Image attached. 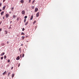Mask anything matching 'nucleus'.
<instances>
[{"label":"nucleus","mask_w":79,"mask_h":79,"mask_svg":"<svg viewBox=\"0 0 79 79\" xmlns=\"http://www.w3.org/2000/svg\"><path fill=\"white\" fill-rule=\"evenodd\" d=\"M3 19H4V17H3Z\"/></svg>","instance_id":"49530a36"},{"label":"nucleus","mask_w":79,"mask_h":79,"mask_svg":"<svg viewBox=\"0 0 79 79\" xmlns=\"http://www.w3.org/2000/svg\"><path fill=\"white\" fill-rule=\"evenodd\" d=\"M37 11H38V8H36L35 9V12H37Z\"/></svg>","instance_id":"20e7f679"},{"label":"nucleus","mask_w":79,"mask_h":79,"mask_svg":"<svg viewBox=\"0 0 79 79\" xmlns=\"http://www.w3.org/2000/svg\"><path fill=\"white\" fill-rule=\"evenodd\" d=\"M31 0H29V3H31Z\"/></svg>","instance_id":"72a5a7b5"},{"label":"nucleus","mask_w":79,"mask_h":79,"mask_svg":"<svg viewBox=\"0 0 79 79\" xmlns=\"http://www.w3.org/2000/svg\"><path fill=\"white\" fill-rule=\"evenodd\" d=\"M21 45H22V46H23V44H21Z\"/></svg>","instance_id":"a18cd8bd"},{"label":"nucleus","mask_w":79,"mask_h":79,"mask_svg":"<svg viewBox=\"0 0 79 79\" xmlns=\"http://www.w3.org/2000/svg\"><path fill=\"white\" fill-rule=\"evenodd\" d=\"M20 59V57H19V56H18L16 59L17 60H19Z\"/></svg>","instance_id":"f257e3e1"},{"label":"nucleus","mask_w":79,"mask_h":79,"mask_svg":"<svg viewBox=\"0 0 79 79\" xmlns=\"http://www.w3.org/2000/svg\"><path fill=\"white\" fill-rule=\"evenodd\" d=\"M33 19V15H32L30 18V20H32Z\"/></svg>","instance_id":"423d86ee"},{"label":"nucleus","mask_w":79,"mask_h":79,"mask_svg":"<svg viewBox=\"0 0 79 79\" xmlns=\"http://www.w3.org/2000/svg\"><path fill=\"white\" fill-rule=\"evenodd\" d=\"M9 44V43H8V42H7V44Z\"/></svg>","instance_id":"c03bdc74"},{"label":"nucleus","mask_w":79,"mask_h":79,"mask_svg":"<svg viewBox=\"0 0 79 79\" xmlns=\"http://www.w3.org/2000/svg\"><path fill=\"white\" fill-rule=\"evenodd\" d=\"M22 56V55L21 54L20 55V57L21 58H22V56Z\"/></svg>","instance_id":"7c9ffc66"},{"label":"nucleus","mask_w":79,"mask_h":79,"mask_svg":"<svg viewBox=\"0 0 79 79\" xmlns=\"http://www.w3.org/2000/svg\"><path fill=\"white\" fill-rule=\"evenodd\" d=\"M0 11H2V10L1 9L0 10Z\"/></svg>","instance_id":"37998d69"},{"label":"nucleus","mask_w":79,"mask_h":79,"mask_svg":"<svg viewBox=\"0 0 79 79\" xmlns=\"http://www.w3.org/2000/svg\"><path fill=\"white\" fill-rule=\"evenodd\" d=\"M14 9V7H12L11 8V10H13Z\"/></svg>","instance_id":"2f4dec72"},{"label":"nucleus","mask_w":79,"mask_h":79,"mask_svg":"<svg viewBox=\"0 0 79 79\" xmlns=\"http://www.w3.org/2000/svg\"><path fill=\"white\" fill-rule=\"evenodd\" d=\"M27 24H28V22H27V23H25V26H26L27 25Z\"/></svg>","instance_id":"aec40b11"},{"label":"nucleus","mask_w":79,"mask_h":79,"mask_svg":"<svg viewBox=\"0 0 79 79\" xmlns=\"http://www.w3.org/2000/svg\"><path fill=\"white\" fill-rule=\"evenodd\" d=\"M36 22H37V21L36 20L34 21L33 22V24H35V23Z\"/></svg>","instance_id":"4468645a"},{"label":"nucleus","mask_w":79,"mask_h":79,"mask_svg":"<svg viewBox=\"0 0 79 79\" xmlns=\"http://www.w3.org/2000/svg\"><path fill=\"white\" fill-rule=\"evenodd\" d=\"M21 35H25V34H24V33L22 32Z\"/></svg>","instance_id":"ddd939ff"},{"label":"nucleus","mask_w":79,"mask_h":79,"mask_svg":"<svg viewBox=\"0 0 79 79\" xmlns=\"http://www.w3.org/2000/svg\"><path fill=\"white\" fill-rule=\"evenodd\" d=\"M10 59H8L7 60L8 62L10 63Z\"/></svg>","instance_id":"4be33fe9"},{"label":"nucleus","mask_w":79,"mask_h":79,"mask_svg":"<svg viewBox=\"0 0 79 79\" xmlns=\"http://www.w3.org/2000/svg\"><path fill=\"white\" fill-rule=\"evenodd\" d=\"M1 31H2V28L0 29V32H1Z\"/></svg>","instance_id":"c9c22d12"},{"label":"nucleus","mask_w":79,"mask_h":79,"mask_svg":"<svg viewBox=\"0 0 79 79\" xmlns=\"http://www.w3.org/2000/svg\"><path fill=\"white\" fill-rule=\"evenodd\" d=\"M22 15H24L25 14V11L24 10H23L22 11Z\"/></svg>","instance_id":"7ed1b4c3"},{"label":"nucleus","mask_w":79,"mask_h":79,"mask_svg":"<svg viewBox=\"0 0 79 79\" xmlns=\"http://www.w3.org/2000/svg\"><path fill=\"white\" fill-rule=\"evenodd\" d=\"M27 18V16H25L24 17L25 19H26V18Z\"/></svg>","instance_id":"bb28decb"},{"label":"nucleus","mask_w":79,"mask_h":79,"mask_svg":"<svg viewBox=\"0 0 79 79\" xmlns=\"http://www.w3.org/2000/svg\"><path fill=\"white\" fill-rule=\"evenodd\" d=\"M19 18L18 17L17 19V21H19Z\"/></svg>","instance_id":"dca6fc26"},{"label":"nucleus","mask_w":79,"mask_h":79,"mask_svg":"<svg viewBox=\"0 0 79 79\" xmlns=\"http://www.w3.org/2000/svg\"><path fill=\"white\" fill-rule=\"evenodd\" d=\"M14 76H15V74H13L12 75V77H14Z\"/></svg>","instance_id":"2eb2a0df"},{"label":"nucleus","mask_w":79,"mask_h":79,"mask_svg":"<svg viewBox=\"0 0 79 79\" xmlns=\"http://www.w3.org/2000/svg\"><path fill=\"white\" fill-rule=\"evenodd\" d=\"M24 54H23V57H24Z\"/></svg>","instance_id":"473e14b6"},{"label":"nucleus","mask_w":79,"mask_h":79,"mask_svg":"<svg viewBox=\"0 0 79 79\" xmlns=\"http://www.w3.org/2000/svg\"><path fill=\"white\" fill-rule=\"evenodd\" d=\"M6 56H4V59H6Z\"/></svg>","instance_id":"b1692460"},{"label":"nucleus","mask_w":79,"mask_h":79,"mask_svg":"<svg viewBox=\"0 0 79 79\" xmlns=\"http://www.w3.org/2000/svg\"><path fill=\"white\" fill-rule=\"evenodd\" d=\"M5 54V52H2L1 54V56H2V55H4Z\"/></svg>","instance_id":"6e6552de"},{"label":"nucleus","mask_w":79,"mask_h":79,"mask_svg":"<svg viewBox=\"0 0 79 79\" xmlns=\"http://www.w3.org/2000/svg\"><path fill=\"white\" fill-rule=\"evenodd\" d=\"M37 26L35 27V29H36V28H37Z\"/></svg>","instance_id":"ea45409f"},{"label":"nucleus","mask_w":79,"mask_h":79,"mask_svg":"<svg viewBox=\"0 0 79 79\" xmlns=\"http://www.w3.org/2000/svg\"><path fill=\"white\" fill-rule=\"evenodd\" d=\"M8 16H9V15H8V14H6V18H8Z\"/></svg>","instance_id":"9d476101"},{"label":"nucleus","mask_w":79,"mask_h":79,"mask_svg":"<svg viewBox=\"0 0 79 79\" xmlns=\"http://www.w3.org/2000/svg\"><path fill=\"white\" fill-rule=\"evenodd\" d=\"M5 7H6V6H4L2 8V9L3 10H4L5 9Z\"/></svg>","instance_id":"1a4fd4ad"},{"label":"nucleus","mask_w":79,"mask_h":79,"mask_svg":"<svg viewBox=\"0 0 79 79\" xmlns=\"http://www.w3.org/2000/svg\"><path fill=\"white\" fill-rule=\"evenodd\" d=\"M27 42H29V41H27Z\"/></svg>","instance_id":"de8ad7c7"},{"label":"nucleus","mask_w":79,"mask_h":79,"mask_svg":"<svg viewBox=\"0 0 79 79\" xmlns=\"http://www.w3.org/2000/svg\"><path fill=\"white\" fill-rule=\"evenodd\" d=\"M10 72H9L8 73V76H10Z\"/></svg>","instance_id":"c85d7f7f"},{"label":"nucleus","mask_w":79,"mask_h":79,"mask_svg":"<svg viewBox=\"0 0 79 79\" xmlns=\"http://www.w3.org/2000/svg\"><path fill=\"white\" fill-rule=\"evenodd\" d=\"M10 26L9 27V29H11V25H10Z\"/></svg>","instance_id":"412c9836"},{"label":"nucleus","mask_w":79,"mask_h":79,"mask_svg":"<svg viewBox=\"0 0 79 79\" xmlns=\"http://www.w3.org/2000/svg\"><path fill=\"white\" fill-rule=\"evenodd\" d=\"M20 2H21V3H22V4H23V3H24V0H21V1H20Z\"/></svg>","instance_id":"0eeeda50"},{"label":"nucleus","mask_w":79,"mask_h":79,"mask_svg":"<svg viewBox=\"0 0 79 79\" xmlns=\"http://www.w3.org/2000/svg\"><path fill=\"white\" fill-rule=\"evenodd\" d=\"M22 39L23 40H24V36H22Z\"/></svg>","instance_id":"a211bd4d"},{"label":"nucleus","mask_w":79,"mask_h":79,"mask_svg":"<svg viewBox=\"0 0 79 79\" xmlns=\"http://www.w3.org/2000/svg\"><path fill=\"white\" fill-rule=\"evenodd\" d=\"M24 30H25V29H24V28H23L22 29L23 31H24Z\"/></svg>","instance_id":"a878e982"},{"label":"nucleus","mask_w":79,"mask_h":79,"mask_svg":"<svg viewBox=\"0 0 79 79\" xmlns=\"http://www.w3.org/2000/svg\"><path fill=\"white\" fill-rule=\"evenodd\" d=\"M34 2H35V0H34L33 2H32V4H33V3H34Z\"/></svg>","instance_id":"cd10ccee"},{"label":"nucleus","mask_w":79,"mask_h":79,"mask_svg":"<svg viewBox=\"0 0 79 79\" xmlns=\"http://www.w3.org/2000/svg\"><path fill=\"white\" fill-rule=\"evenodd\" d=\"M2 6V3H0V6Z\"/></svg>","instance_id":"e433bc0d"},{"label":"nucleus","mask_w":79,"mask_h":79,"mask_svg":"<svg viewBox=\"0 0 79 79\" xmlns=\"http://www.w3.org/2000/svg\"><path fill=\"white\" fill-rule=\"evenodd\" d=\"M15 17H16V16H15V15H13V18H15Z\"/></svg>","instance_id":"6ab92c4d"},{"label":"nucleus","mask_w":79,"mask_h":79,"mask_svg":"<svg viewBox=\"0 0 79 79\" xmlns=\"http://www.w3.org/2000/svg\"><path fill=\"white\" fill-rule=\"evenodd\" d=\"M39 12H38L36 15V17H39Z\"/></svg>","instance_id":"f03ea898"},{"label":"nucleus","mask_w":79,"mask_h":79,"mask_svg":"<svg viewBox=\"0 0 79 79\" xmlns=\"http://www.w3.org/2000/svg\"><path fill=\"white\" fill-rule=\"evenodd\" d=\"M13 67H12L11 68V69L12 70V69H13Z\"/></svg>","instance_id":"58836bf2"},{"label":"nucleus","mask_w":79,"mask_h":79,"mask_svg":"<svg viewBox=\"0 0 79 79\" xmlns=\"http://www.w3.org/2000/svg\"><path fill=\"white\" fill-rule=\"evenodd\" d=\"M6 72L5 71L2 73V75H5V74H6Z\"/></svg>","instance_id":"39448f33"},{"label":"nucleus","mask_w":79,"mask_h":79,"mask_svg":"<svg viewBox=\"0 0 79 79\" xmlns=\"http://www.w3.org/2000/svg\"><path fill=\"white\" fill-rule=\"evenodd\" d=\"M32 9H34V6H33L32 7H31Z\"/></svg>","instance_id":"393cba45"},{"label":"nucleus","mask_w":79,"mask_h":79,"mask_svg":"<svg viewBox=\"0 0 79 79\" xmlns=\"http://www.w3.org/2000/svg\"><path fill=\"white\" fill-rule=\"evenodd\" d=\"M4 13V11H2V12L1 13V15H3V14Z\"/></svg>","instance_id":"9b49d317"},{"label":"nucleus","mask_w":79,"mask_h":79,"mask_svg":"<svg viewBox=\"0 0 79 79\" xmlns=\"http://www.w3.org/2000/svg\"><path fill=\"white\" fill-rule=\"evenodd\" d=\"M9 13L10 14H11V11L9 12Z\"/></svg>","instance_id":"4c0bfd02"},{"label":"nucleus","mask_w":79,"mask_h":79,"mask_svg":"<svg viewBox=\"0 0 79 79\" xmlns=\"http://www.w3.org/2000/svg\"><path fill=\"white\" fill-rule=\"evenodd\" d=\"M5 2V0H3V2Z\"/></svg>","instance_id":"79ce46f5"},{"label":"nucleus","mask_w":79,"mask_h":79,"mask_svg":"<svg viewBox=\"0 0 79 79\" xmlns=\"http://www.w3.org/2000/svg\"><path fill=\"white\" fill-rule=\"evenodd\" d=\"M20 66V64H19V65H18V67H19V66Z\"/></svg>","instance_id":"f704fd0d"},{"label":"nucleus","mask_w":79,"mask_h":79,"mask_svg":"<svg viewBox=\"0 0 79 79\" xmlns=\"http://www.w3.org/2000/svg\"><path fill=\"white\" fill-rule=\"evenodd\" d=\"M3 57H1V60H3Z\"/></svg>","instance_id":"c756f323"},{"label":"nucleus","mask_w":79,"mask_h":79,"mask_svg":"<svg viewBox=\"0 0 79 79\" xmlns=\"http://www.w3.org/2000/svg\"><path fill=\"white\" fill-rule=\"evenodd\" d=\"M19 51H20V52H21V48H19Z\"/></svg>","instance_id":"f3484780"},{"label":"nucleus","mask_w":79,"mask_h":79,"mask_svg":"<svg viewBox=\"0 0 79 79\" xmlns=\"http://www.w3.org/2000/svg\"><path fill=\"white\" fill-rule=\"evenodd\" d=\"M5 32H6L5 34H8V31L6 30L5 31Z\"/></svg>","instance_id":"f8f14e48"},{"label":"nucleus","mask_w":79,"mask_h":79,"mask_svg":"<svg viewBox=\"0 0 79 79\" xmlns=\"http://www.w3.org/2000/svg\"><path fill=\"white\" fill-rule=\"evenodd\" d=\"M26 21V19H24V23H25Z\"/></svg>","instance_id":"5701e85b"},{"label":"nucleus","mask_w":79,"mask_h":79,"mask_svg":"<svg viewBox=\"0 0 79 79\" xmlns=\"http://www.w3.org/2000/svg\"><path fill=\"white\" fill-rule=\"evenodd\" d=\"M11 23H12V21H10V24H11Z\"/></svg>","instance_id":"a19ab883"}]
</instances>
